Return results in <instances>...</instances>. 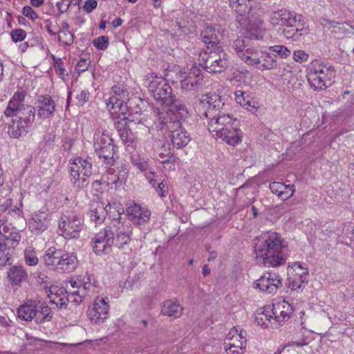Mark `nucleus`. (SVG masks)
Listing matches in <instances>:
<instances>
[{
  "label": "nucleus",
  "mask_w": 354,
  "mask_h": 354,
  "mask_svg": "<svg viewBox=\"0 0 354 354\" xmlns=\"http://www.w3.org/2000/svg\"><path fill=\"white\" fill-rule=\"evenodd\" d=\"M12 249L6 247L0 243V268L10 263V260L12 256Z\"/></svg>",
  "instance_id": "obj_48"
},
{
  "label": "nucleus",
  "mask_w": 354,
  "mask_h": 354,
  "mask_svg": "<svg viewBox=\"0 0 354 354\" xmlns=\"http://www.w3.org/2000/svg\"><path fill=\"white\" fill-rule=\"evenodd\" d=\"M270 189L281 200L286 201L291 198L296 189L294 185H286L281 182H272L270 184Z\"/></svg>",
  "instance_id": "obj_31"
},
{
  "label": "nucleus",
  "mask_w": 354,
  "mask_h": 354,
  "mask_svg": "<svg viewBox=\"0 0 354 354\" xmlns=\"http://www.w3.org/2000/svg\"><path fill=\"white\" fill-rule=\"evenodd\" d=\"M30 126L24 123L20 120L15 121L12 120V124L9 127L8 133L13 138H19L23 133L28 132V129Z\"/></svg>",
  "instance_id": "obj_44"
},
{
  "label": "nucleus",
  "mask_w": 354,
  "mask_h": 354,
  "mask_svg": "<svg viewBox=\"0 0 354 354\" xmlns=\"http://www.w3.org/2000/svg\"><path fill=\"white\" fill-rule=\"evenodd\" d=\"M154 74V73H149L143 80L144 85L148 88L149 92L151 93L152 96H154L155 95Z\"/></svg>",
  "instance_id": "obj_53"
},
{
  "label": "nucleus",
  "mask_w": 354,
  "mask_h": 354,
  "mask_svg": "<svg viewBox=\"0 0 354 354\" xmlns=\"http://www.w3.org/2000/svg\"><path fill=\"white\" fill-rule=\"evenodd\" d=\"M250 77V73L249 71L244 70H236L233 73V77L230 78V81H236L239 84H245L246 79Z\"/></svg>",
  "instance_id": "obj_51"
},
{
  "label": "nucleus",
  "mask_w": 354,
  "mask_h": 354,
  "mask_svg": "<svg viewBox=\"0 0 354 354\" xmlns=\"http://www.w3.org/2000/svg\"><path fill=\"white\" fill-rule=\"evenodd\" d=\"M81 281L82 286L80 290H74L71 292V297H74L77 296V298H74L73 301L76 304H80L82 301L83 299L86 296L89 295V292L91 290H94L95 287V281L93 279V277L91 274H87L84 277L82 280Z\"/></svg>",
  "instance_id": "obj_27"
},
{
  "label": "nucleus",
  "mask_w": 354,
  "mask_h": 354,
  "mask_svg": "<svg viewBox=\"0 0 354 354\" xmlns=\"http://www.w3.org/2000/svg\"><path fill=\"white\" fill-rule=\"evenodd\" d=\"M97 2L96 0H86L84 2L83 8L86 12L89 13L97 7Z\"/></svg>",
  "instance_id": "obj_63"
},
{
  "label": "nucleus",
  "mask_w": 354,
  "mask_h": 354,
  "mask_svg": "<svg viewBox=\"0 0 354 354\" xmlns=\"http://www.w3.org/2000/svg\"><path fill=\"white\" fill-rule=\"evenodd\" d=\"M183 308L176 301L167 300L163 302L161 313L174 318H178L183 314Z\"/></svg>",
  "instance_id": "obj_37"
},
{
  "label": "nucleus",
  "mask_w": 354,
  "mask_h": 354,
  "mask_svg": "<svg viewBox=\"0 0 354 354\" xmlns=\"http://www.w3.org/2000/svg\"><path fill=\"white\" fill-rule=\"evenodd\" d=\"M93 249L97 255L109 254L111 252V249L97 236L93 239Z\"/></svg>",
  "instance_id": "obj_47"
},
{
  "label": "nucleus",
  "mask_w": 354,
  "mask_h": 354,
  "mask_svg": "<svg viewBox=\"0 0 354 354\" xmlns=\"http://www.w3.org/2000/svg\"><path fill=\"white\" fill-rule=\"evenodd\" d=\"M281 30L286 39L294 40H299L301 37L308 33L304 24H283Z\"/></svg>",
  "instance_id": "obj_30"
},
{
  "label": "nucleus",
  "mask_w": 354,
  "mask_h": 354,
  "mask_svg": "<svg viewBox=\"0 0 354 354\" xmlns=\"http://www.w3.org/2000/svg\"><path fill=\"white\" fill-rule=\"evenodd\" d=\"M239 126V121L235 119L227 128L221 131L218 138L231 146L239 145L242 141L243 136Z\"/></svg>",
  "instance_id": "obj_21"
},
{
  "label": "nucleus",
  "mask_w": 354,
  "mask_h": 354,
  "mask_svg": "<svg viewBox=\"0 0 354 354\" xmlns=\"http://www.w3.org/2000/svg\"><path fill=\"white\" fill-rule=\"evenodd\" d=\"M21 235L19 230L4 218L0 219V242L6 247L14 250L19 244Z\"/></svg>",
  "instance_id": "obj_15"
},
{
  "label": "nucleus",
  "mask_w": 354,
  "mask_h": 354,
  "mask_svg": "<svg viewBox=\"0 0 354 354\" xmlns=\"http://www.w3.org/2000/svg\"><path fill=\"white\" fill-rule=\"evenodd\" d=\"M90 65V62L85 58H81L76 64V71L78 74L86 71Z\"/></svg>",
  "instance_id": "obj_60"
},
{
  "label": "nucleus",
  "mask_w": 354,
  "mask_h": 354,
  "mask_svg": "<svg viewBox=\"0 0 354 354\" xmlns=\"http://www.w3.org/2000/svg\"><path fill=\"white\" fill-rule=\"evenodd\" d=\"M68 172L71 183L77 187L87 185L86 177L91 176L93 173V164L91 158L83 159L75 157L68 162Z\"/></svg>",
  "instance_id": "obj_7"
},
{
  "label": "nucleus",
  "mask_w": 354,
  "mask_h": 354,
  "mask_svg": "<svg viewBox=\"0 0 354 354\" xmlns=\"http://www.w3.org/2000/svg\"><path fill=\"white\" fill-rule=\"evenodd\" d=\"M270 50L278 54L281 58H287L291 54L290 50L283 45H274L269 47Z\"/></svg>",
  "instance_id": "obj_54"
},
{
  "label": "nucleus",
  "mask_w": 354,
  "mask_h": 354,
  "mask_svg": "<svg viewBox=\"0 0 354 354\" xmlns=\"http://www.w3.org/2000/svg\"><path fill=\"white\" fill-rule=\"evenodd\" d=\"M131 162L141 171H145L149 169L148 162L145 159L141 158V157L137 153L131 154Z\"/></svg>",
  "instance_id": "obj_49"
},
{
  "label": "nucleus",
  "mask_w": 354,
  "mask_h": 354,
  "mask_svg": "<svg viewBox=\"0 0 354 354\" xmlns=\"http://www.w3.org/2000/svg\"><path fill=\"white\" fill-rule=\"evenodd\" d=\"M216 51L210 52L204 62L205 69L210 73H221L229 66L227 54L219 47L215 48Z\"/></svg>",
  "instance_id": "obj_13"
},
{
  "label": "nucleus",
  "mask_w": 354,
  "mask_h": 354,
  "mask_svg": "<svg viewBox=\"0 0 354 354\" xmlns=\"http://www.w3.org/2000/svg\"><path fill=\"white\" fill-rule=\"evenodd\" d=\"M280 276L272 271L264 272L254 283V288L261 292L272 293L281 286Z\"/></svg>",
  "instance_id": "obj_17"
},
{
  "label": "nucleus",
  "mask_w": 354,
  "mask_h": 354,
  "mask_svg": "<svg viewBox=\"0 0 354 354\" xmlns=\"http://www.w3.org/2000/svg\"><path fill=\"white\" fill-rule=\"evenodd\" d=\"M71 4V0H61L56 3L57 10L60 13L66 12Z\"/></svg>",
  "instance_id": "obj_62"
},
{
  "label": "nucleus",
  "mask_w": 354,
  "mask_h": 354,
  "mask_svg": "<svg viewBox=\"0 0 354 354\" xmlns=\"http://www.w3.org/2000/svg\"><path fill=\"white\" fill-rule=\"evenodd\" d=\"M262 24H241V35L249 39H263L266 37L267 31L261 27Z\"/></svg>",
  "instance_id": "obj_26"
},
{
  "label": "nucleus",
  "mask_w": 354,
  "mask_h": 354,
  "mask_svg": "<svg viewBox=\"0 0 354 354\" xmlns=\"http://www.w3.org/2000/svg\"><path fill=\"white\" fill-rule=\"evenodd\" d=\"M334 73L333 68L315 61L308 71V81L315 90H323L326 88V84L330 83L334 77Z\"/></svg>",
  "instance_id": "obj_8"
},
{
  "label": "nucleus",
  "mask_w": 354,
  "mask_h": 354,
  "mask_svg": "<svg viewBox=\"0 0 354 354\" xmlns=\"http://www.w3.org/2000/svg\"><path fill=\"white\" fill-rule=\"evenodd\" d=\"M284 248L283 239L276 232L263 234L254 241L256 258L266 267H277L285 263Z\"/></svg>",
  "instance_id": "obj_3"
},
{
  "label": "nucleus",
  "mask_w": 354,
  "mask_h": 354,
  "mask_svg": "<svg viewBox=\"0 0 354 354\" xmlns=\"http://www.w3.org/2000/svg\"><path fill=\"white\" fill-rule=\"evenodd\" d=\"M38 110L37 115L40 118H48L54 115L55 111V102L48 95H41L37 102Z\"/></svg>",
  "instance_id": "obj_25"
},
{
  "label": "nucleus",
  "mask_w": 354,
  "mask_h": 354,
  "mask_svg": "<svg viewBox=\"0 0 354 354\" xmlns=\"http://www.w3.org/2000/svg\"><path fill=\"white\" fill-rule=\"evenodd\" d=\"M277 66L274 56L266 51L260 53L259 64H257L255 68L261 71L271 70Z\"/></svg>",
  "instance_id": "obj_39"
},
{
  "label": "nucleus",
  "mask_w": 354,
  "mask_h": 354,
  "mask_svg": "<svg viewBox=\"0 0 354 354\" xmlns=\"http://www.w3.org/2000/svg\"><path fill=\"white\" fill-rule=\"evenodd\" d=\"M130 99L127 89L113 86L110 91V97L105 100L106 108L112 115L119 111H125L127 109L124 104Z\"/></svg>",
  "instance_id": "obj_12"
},
{
  "label": "nucleus",
  "mask_w": 354,
  "mask_h": 354,
  "mask_svg": "<svg viewBox=\"0 0 354 354\" xmlns=\"http://www.w3.org/2000/svg\"><path fill=\"white\" fill-rule=\"evenodd\" d=\"M48 214L46 212H39L28 221V228L36 235L41 234L48 227Z\"/></svg>",
  "instance_id": "obj_24"
},
{
  "label": "nucleus",
  "mask_w": 354,
  "mask_h": 354,
  "mask_svg": "<svg viewBox=\"0 0 354 354\" xmlns=\"http://www.w3.org/2000/svg\"><path fill=\"white\" fill-rule=\"evenodd\" d=\"M50 313L51 309L48 306L44 304L39 305L37 304L36 322L41 323L49 320L51 318Z\"/></svg>",
  "instance_id": "obj_45"
},
{
  "label": "nucleus",
  "mask_w": 354,
  "mask_h": 354,
  "mask_svg": "<svg viewBox=\"0 0 354 354\" xmlns=\"http://www.w3.org/2000/svg\"><path fill=\"white\" fill-rule=\"evenodd\" d=\"M83 227V216L73 211H66L62 214L58 222L59 234L67 239H78Z\"/></svg>",
  "instance_id": "obj_6"
},
{
  "label": "nucleus",
  "mask_w": 354,
  "mask_h": 354,
  "mask_svg": "<svg viewBox=\"0 0 354 354\" xmlns=\"http://www.w3.org/2000/svg\"><path fill=\"white\" fill-rule=\"evenodd\" d=\"M288 273L290 284L292 290L301 288L308 281V270L299 262L294 263Z\"/></svg>",
  "instance_id": "obj_19"
},
{
  "label": "nucleus",
  "mask_w": 354,
  "mask_h": 354,
  "mask_svg": "<svg viewBox=\"0 0 354 354\" xmlns=\"http://www.w3.org/2000/svg\"><path fill=\"white\" fill-rule=\"evenodd\" d=\"M261 52L254 48H248L241 59L246 64L255 68L257 64H259Z\"/></svg>",
  "instance_id": "obj_42"
},
{
  "label": "nucleus",
  "mask_w": 354,
  "mask_h": 354,
  "mask_svg": "<svg viewBox=\"0 0 354 354\" xmlns=\"http://www.w3.org/2000/svg\"><path fill=\"white\" fill-rule=\"evenodd\" d=\"M232 48L240 59L245 55L244 53L247 49L245 41L241 38H238L234 41Z\"/></svg>",
  "instance_id": "obj_52"
},
{
  "label": "nucleus",
  "mask_w": 354,
  "mask_h": 354,
  "mask_svg": "<svg viewBox=\"0 0 354 354\" xmlns=\"http://www.w3.org/2000/svg\"><path fill=\"white\" fill-rule=\"evenodd\" d=\"M65 24L66 26L62 30H58V39L62 45L71 46L74 41V36L73 34L68 30V24Z\"/></svg>",
  "instance_id": "obj_46"
},
{
  "label": "nucleus",
  "mask_w": 354,
  "mask_h": 354,
  "mask_svg": "<svg viewBox=\"0 0 354 354\" xmlns=\"http://www.w3.org/2000/svg\"><path fill=\"white\" fill-rule=\"evenodd\" d=\"M273 312L270 308V305H266L259 308L254 315L255 322L263 328L272 327L277 326L273 317Z\"/></svg>",
  "instance_id": "obj_29"
},
{
  "label": "nucleus",
  "mask_w": 354,
  "mask_h": 354,
  "mask_svg": "<svg viewBox=\"0 0 354 354\" xmlns=\"http://www.w3.org/2000/svg\"><path fill=\"white\" fill-rule=\"evenodd\" d=\"M24 259L26 263L30 266H36L38 263L39 259L33 248L29 247L25 250Z\"/></svg>",
  "instance_id": "obj_50"
},
{
  "label": "nucleus",
  "mask_w": 354,
  "mask_h": 354,
  "mask_svg": "<svg viewBox=\"0 0 354 354\" xmlns=\"http://www.w3.org/2000/svg\"><path fill=\"white\" fill-rule=\"evenodd\" d=\"M95 236L111 249L115 240V231L111 226L105 227L102 230L96 234Z\"/></svg>",
  "instance_id": "obj_43"
},
{
  "label": "nucleus",
  "mask_w": 354,
  "mask_h": 354,
  "mask_svg": "<svg viewBox=\"0 0 354 354\" xmlns=\"http://www.w3.org/2000/svg\"><path fill=\"white\" fill-rule=\"evenodd\" d=\"M270 308L273 312L274 321L277 326L289 319L292 313V307L286 300L276 301L270 305Z\"/></svg>",
  "instance_id": "obj_22"
},
{
  "label": "nucleus",
  "mask_w": 354,
  "mask_h": 354,
  "mask_svg": "<svg viewBox=\"0 0 354 354\" xmlns=\"http://www.w3.org/2000/svg\"><path fill=\"white\" fill-rule=\"evenodd\" d=\"M229 6L241 17L236 21L245 20L256 15L254 7L257 3L252 0H229Z\"/></svg>",
  "instance_id": "obj_18"
},
{
  "label": "nucleus",
  "mask_w": 354,
  "mask_h": 354,
  "mask_svg": "<svg viewBox=\"0 0 354 354\" xmlns=\"http://www.w3.org/2000/svg\"><path fill=\"white\" fill-rule=\"evenodd\" d=\"M46 265L59 273L73 272L78 266V259L73 252L49 248L44 256Z\"/></svg>",
  "instance_id": "obj_4"
},
{
  "label": "nucleus",
  "mask_w": 354,
  "mask_h": 354,
  "mask_svg": "<svg viewBox=\"0 0 354 354\" xmlns=\"http://www.w3.org/2000/svg\"><path fill=\"white\" fill-rule=\"evenodd\" d=\"M142 102L140 97H134L129 100L124 105L127 106V111H119L122 115L126 116L129 122L143 124L149 129L153 126L154 121L151 118H147L146 115L141 112L139 103Z\"/></svg>",
  "instance_id": "obj_10"
},
{
  "label": "nucleus",
  "mask_w": 354,
  "mask_h": 354,
  "mask_svg": "<svg viewBox=\"0 0 354 354\" xmlns=\"http://www.w3.org/2000/svg\"><path fill=\"white\" fill-rule=\"evenodd\" d=\"M156 192L161 198L166 196L168 194L167 185L165 184L163 182L158 183V187H156Z\"/></svg>",
  "instance_id": "obj_64"
},
{
  "label": "nucleus",
  "mask_w": 354,
  "mask_h": 354,
  "mask_svg": "<svg viewBox=\"0 0 354 354\" xmlns=\"http://www.w3.org/2000/svg\"><path fill=\"white\" fill-rule=\"evenodd\" d=\"M12 41L15 43L23 41L26 36V32L20 28H16L10 32Z\"/></svg>",
  "instance_id": "obj_57"
},
{
  "label": "nucleus",
  "mask_w": 354,
  "mask_h": 354,
  "mask_svg": "<svg viewBox=\"0 0 354 354\" xmlns=\"http://www.w3.org/2000/svg\"><path fill=\"white\" fill-rule=\"evenodd\" d=\"M26 93L24 91L14 93L4 111L6 117L16 116L24 123L30 126L35 118V108L24 103Z\"/></svg>",
  "instance_id": "obj_5"
},
{
  "label": "nucleus",
  "mask_w": 354,
  "mask_h": 354,
  "mask_svg": "<svg viewBox=\"0 0 354 354\" xmlns=\"http://www.w3.org/2000/svg\"><path fill=\"white\" fill-rule=\"evenodd\" d=\"M115 145L113 138L105 131L97 132L94 134V149L100 159L106 167L114 165V153Z\"/></svg>",
  "instance_id": "obj_9"
},
{
  "label": "nucleus",
  "mask_w": 354,
  "mask_h": 354,
  "mask_svg": "<svg viewBox=\"0 0 354 354\" xmlns=\"http://www.w3.org/2000/svg\"><path fill=\"white\" fill-rule=\"evenodd\" d=\"M27 278L28 273L21 266H12L7 272V279L12 287H21Z\"/></svg>",
  "instance_id": "obj_28"
},
{
  "label": "nucleus",
  "mask_w": 354,
  "mask_h": 354,
  "mask_svg": "<svg viewBox=\"0 0 354 354\" xmlns=\"http://www.w3.org/2000/svg\"><path fill=\"white\" fill-rule=\"evenodd\" d=\"M18 317L24 321H31L37 316V303L35 301L30 300L26 304L20 306L17 309Z\"/></svg>",
  "instance_id": "obj_35"
},
{
  "label": "nucleus",
  "mask_w": 354,
  "mask_h": 354,
  "mask_svg": "<svg viewBox=\"0 0 354 354\" xmlns=\"http://www.w3.org/2000/svg\"><path fill=\"white\" fill-rule=\"evenodd\" d=\"M8 217L3 218L8 221V223H11L13 220L22 218V211L19 207L10 208L7 212Z\"/></svg>",
  "instance_id": "obj_55"
},
{
  "label": "nucleus",
  "mask_w": 354,
  "mask_h": 354,
  "mask_svg": "<svg viewBox=\"0 0 354 354\" xmlns=\"http://www.w3.org/2000/svg\"><path fill=\"white\" fill-rule=\"evenodd\" d=\"M122 141L128 147H136V140L131 131L122 139Z\"/></svg>",
  "instance_id": "obj_58"
},
{
  "label": "nucleus",
  "mask_w": 354,
  "mask_h": 354,
  "mask_svg": "<svg viewBox=\"0 0 354 354\" xmlns=\"http://www.w3.org/2000/svg\"><path fill=\"white\" fill-rule=\"evenodd\" d=\"M49 298V303L55 304V307L59 308H66L68 301H73L77 296L71 297V292L68 293L64 288H57V287H52L46 292Z\"/></svg>",
  "instance_id": "obj_20"
},
{
  "label": "nucleus",
  "mask_w": 354,
  "mask_h": 354,
  "mask_svg": "<svg viewBox=\"0 0 354 354\" xmlns=\"http://www.w3.org/2000/svg\"><path fill=\"white\" fill-rule=\"evenodd\" d=\"M115 240L113 245L120 250L124 249L131 240V232L129 227H117L114 226Z\"/></svg>",
  "instance_id": "obj_34"
},
{
  "label": "nucleus",
  "mask_w": 354,
  "mask_h": 354,
  "mask_svg": "<svg viewBox=\"0 0 354 354\" xmlns=\"http://www.w3.org/2000/svg\"><path fill=\"white\" fill-rule=\"evenodd\" d=\"M106 299L107 298L97 297L88 306L86 315L93 324H100L107 319L110 308Z\"/></svg>",
  "instance_id": "obj_14"
},
{
  "label": "nucleus",
  "mask_w": 354,
  "mask_h": 354,
  "mask_svg": "<svg viewBox=\"0 0 354 354\" xmlns=\"http://www.w3.org/2000/svg\"><path fill=\"white\" fill-rule=\"evenodd\" d=\"M203 42L207 45L208 48H217L218 39L216 32L215 25L207 26L201 32Z\"/></svg>",
  "instance_id": "obj_38"
},
{
  "label": "nucleus",
  "mask_w": 354,
  "mask_h": 354,
  "mask_svg": "<svg viewBox=\"0 0 354 354\" xmlns=\"http://www.w3.org/2000/svg\"><path fill=\"white\" fill-rule=\"evenodd\" d=\"M22 14L32 21L38 18L37 13L30 6H24L22 10Z\"/></svg>",
  "instance_id": "obj_59"
},
{
  "label": "nucleus",
  "mask_w": 354,
  "mask_h": 354,
  "mask_svg": "<svg viewBox=\"0 0 354 354\" xmlns=\"http://www.w3.org/2000/svg\"><path fill=\"white\" fill-rule=\"evenodd\" d=\"M174 71L166 69L164 77L156 82V128L164 136L170 138L171 145L177 149L186 147L191 141V136L182 123L185 122L190 114L186 106L172 94V89L168 84L173 80Z\"/></svg>",
  "instance_id": "obj_1"
},
{
  "label": "nucleus",
  "mask_w": 354,
  "mask_h": 354,
  "mask_svg": "<svg viewBox=\"0 0 354 354\" xmlns=\"http://www.w3.org/2000/svg\"><path fill=\"white\" fill-rule=\"evenodd\" d=\"M174 68L178 71L176 73V82H180L181 88L183 90H194L197 84L203 80L201 70L196 66L181 70H178L179 66H174Z\"/></svg>",
  "instance_id": "obj_11"
},
{
  "label": "nucleus",
  "mask_w": 354,
  "mask_h": 354,
  "mask_svg": "<svg viewBox=\"0 0 354 354\" xmlns=\"http://www.w3.org/2000/svg\"><path fill=\"white\" fill-rule=\"evenodd\" d=\"M225 102L221 95L216 93L203 95L198 106L200 116L209 120L208 130L214 136L218 137L221 131L227 128L236 119L229 114L221 115V109Z\"/></svg>",
  "instance_id": "obj_2"
},
{
  "label": "nucleus",
  "mask_w": 354,
  "mask_h": 354,
  "mask_svg": "<svg viewBox=\"0 0 354 354\" xmlns=\"http://www.w3.org/2000/svg\"><path fill=\"white\" fill-rule=\"evenodd\" d=\"M89 217L95 224H101L106 219V211H104V203H97L96 207L91 209L89 212Z\"/></svg>",
  "instance_id": "obj_41"
},
{
  "label": "nucleus",
  "mask_w": 354,
  "mask_h": 354,
  "mask_svg": "<svg viewBox=\"0 0 354 354\" xmlns=\"http://www.w3.org/2000/svg\"><path fill=\"white\" fill-rule=\"evenodd\" d=\"M234 95L236 102L241 106L249 111H252L254 109H257V107L255 106V102L252 100L251 97L248 95H245V93L243 91H236Z\"/></svg>",
  "instance_id": "obj_40"
},
{
  "label": "nucleus",
  "mask_w": 354,
  "mask_h": 354,
  "mask_svg": "<svg viewBox=\"0 0 354 354\" xmlns=\"http://www.w3.org/2000/svg\"><path fill=\"white\" fill-rule=\"evenodd\" d=\"M93 46L99 50H105L109 46V39L107 37L100 36L93 41Z\"/></svg>",
  "instance_id": "obj_56"
},
{
  "label": "nucleus",
  "mask_w": 354,
  "mask_h": 354,
  "mask_svg": "<svg viewBox=\"0 0 354 354\" xmlns=\"http://www.w3.org/2000/svg\"><path fill=\"white\" fill-rule=\"evenodd\" d=\"M242 331L237 328H232L227 335L224 345L227 354H242L246 346V339Z\"/></svg>",
  "instance_id": "obj_16"
},
{
  "label": "nucleus",
  "mask_w": 354,
  "mask_h": 354,
  "mask_svg": "<svg viewBox=\"0 0 354 354\" xmlns=\"http://www.w3.org/2000/svg\"><path fill=\"white\" fill-rule=\"evenodd\" d=\"M177 158L172 153L169 147H162L158 151V161L162 164L165 171L175 170Z\"/></svg>",
  "instance_id": "obj_32"
},
{
  "label": "nucleus",
  "mask_w": 354,
  "mask_h": 354,
  "mask_svg": "<svg viewBox=\"0 0 354 354\" xmlns=\"http://www.w3.org/2000/svg\"><path fill=\"white\" fill-rule=\"evenodd\" d=\"M127 206V215L134 223L141 225L149 219L151 216L149 210L142 207L134 201H129Z\"/></svg>",
  "instance_id": "obj_23"
},
{
  "label": "nucleus",
  "mask_w": 354,
  "mask_h": 354,
  "mask_svg": "<svg viewBox=\"0 0 354 354\" xmlns=\"http://www.w3.org/2000/svg\"><path fill=\"white\" fill-rule=\"evenodd\" d=\"M104 211H106V218L111 221H117L119 223L122 221V214L124 210L121 204L117 201L108 203L104 205Z\"/></svg>",
  "instance_id": "obj_36"
},
{
  "label": "nucleus",
  "mask_w": 354,
  "mask_h": 354,
  "mask_svg": "<svg viewBox=\"0 0 354 354\" xmlns=\"http://www.w3.org/2000/svg\"><path fill=\"white\" fill-rule=\"evenodd\" d=\"M270 19L272 21L281 22H301L304 20L302 15H297L286 8L272 12L270 15Z\"/></svg>",
  "instance_id": "obj_33"
},
{
  "label": "nucleus",
  "mask_w": 354,
  "mask_h": 354,
  "mask_svg": "<svg viewBox=\"0 0 354 354\" xmlns=\"http://www.w3.org/2000/svg\"><path fill=\"white\" fill-rule=\"evenodd\" d=\"M308 58V55L304 50H298L293 53V59L295 62L302 63L306 62Z\"/></svg>",
  "instance_id": "obj_61"
}]
</instances>
